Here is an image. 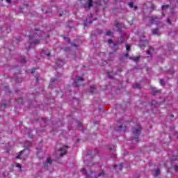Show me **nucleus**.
I'll use <instances>...</instances> for the list:
<instances>
[{"label":"nucleus","instance_id":"f257e3e1","mask_svg":"<svg viewBox=\"0 0 178 178\" xmlns=\"http://www.w3.org/2000/svg\"><path fill=\"white\" fill-rule=\"evenodd\" d=\"M39 35H42V34H41L40 31L37 30L33 32V35H30L29 36L31 47L33 45H37V44L40 42V40L37 39V37Z\"/></svg>","mask_w":178,"mask_h":178},{"label":"nucleus","instance_id":"f03ea898","mask_svg":"<svg viewBox=\"0 0 178 178\" xmlns=\"http://www.w3.org/2000/svg\"><path fill=\"white\" fill-rule=\"evenodd\" d=\"M141 133V126L140 124H138L134 128H133V134L134 137L133 140H135L136 143H138V136Z\"/></svg>","mask_w":178,"mask_h":178},{"label":"nucleus","instance_id":"7ed1b4c3","mask_svg":"<svg viewBox=\"0 0 178 178\" xmlns=\"http://www.w3.org/2000/svg\"><path fill=\"white\" fill-rule=\"evenodd\" d=\"M27 152L28 151L26 149L22 150L18 155H17L16 158L17 159H22V161H24L26 158H27Z\"/></svg>","mask_w":178,"mask_h":178},{"label":"nucleus","instance_id":"20e7f679","mask_svg":"<svg viewBox=\"0 0 178 178\" xmlns=\"http://www.w3.org/2000/svg\"><path fill=\"white\" fill-rule=\"evenodd\" d=\"M82 81H83V77L76 76L75 80L74 81V83H73L74 87H79L80 85L79 84H80V83H82Z\"/></svg>","mask_w":178,"mask_h":178},{"label":"nucleus","instance_id":"39448f33","mask_svg":"<svg viewBox=\"0 0 178 178\" xmlns=\"http://www.w3.org/2000/svg\"><path fill=\"white\" fill-rule=\"evenodd\" d=\"M67 148H69L67 146H63V147H60L58 150L60 156H63V155H66V152H67Z\"/></svg>","mask_w":178,"mask_h":178},{"label":"nucleus","instance_id":"423d86ee","mask_svg":"<svg viewBox=\"0 0 178 178\" xmlns=\"http://www.w3.org/2000/svg\"><path fill=\"white\" fill-rule=\"evenodd\" d=\"M152 24H159V22H161V19L158 17H152L150 19Z\"/></svg>","mask_w":178,"mask_h":178},{"label":"nucleus","instance_id":"0eeeda50","mask_svg":"<svg viewBox=\"0 0 178 178\" xmlns=\"http://www.w3.org/2000/svg\"><path fill=\"white\" fill-rule=\"evenodd\" d=\"M129 38V34L128 33H124L121 36L120 38V42L122 44V42H124V40H127Z\"/></svg>","mask_w":178,"mask_h":178},{"label":"nucleus","instance_id":"6e6552de","mask_svg":"<svg viewBox=\"0 0 178 178\" xmlns=\"http://www.w3.org/2000/svg\"><path fill=\"white\" fill-rule=\"evenodd\" d=\"M113 169H115L116 172H121V170L123 169V165L120 164L119 165H114Z\"/></svg>","mask_w":178,"mask_h":178},{"label":"nucleus","instance_id":"1a4fd4ad","mask_svg":"<svg viewBox=\"0 0 178 178\" xmlns=\"http://www.w3.org/2000/svg\"><path fill=\"white\" fill-rule=\"evenodd\" d=\"M151 92L153 94V95H155V94H157V92H161V90H158L156 88H152Z\"/></svg>","mask_w":178,"mask_h":178},{"label":"nucleus","instance_id":"9d476101","mask_svg":"<svg viewBox=\"0 0 178 178\" xmlns=\"http://www.w3.org/2000/svg\"><path fill=\"white\" fill-rule=\"evenodd\" d=\"M92 6V0H88V3H86L85 5V8L86 9H90Z\"/></svg>","mask_w":178,"mask_h":178},{"label":"nucleus","instance_id":"9b49d317","mask_svg":"<svg viewBox=\"0 0 178 178\" xmlns=\"http://www.w3.org/2000/svg\"><path fill=\"white\" fill-rule=\"evenodd\" d=\"M152 34H154V35H161V32L159 31V29H153L152 31Z\"/></svg>","mask_w":178,"mask_h":178},{"label":"nucleus","instance_id":"f8f14e48","mask_svg":"<svg viewBox=\"0 0 178 178\" xmlns=\"http://www.w3.org/2000/svg\"><path fill=\"white\" fill-rule=\"evenodd\" d=\"M152 51H154V48L150 47L147 51V58H152Z\"/></svg>","mask_w":178,"mask_h":178},{"label":"nucleus","instance_id":"ddd939ff","mask_svg":"<svg viewBox=\"0 0 178 178\" xmlns=\"http://www.w3.org/2000/svg\"><path fill=\"white\" fill-rule=\"evenodd\" d=\"M41 55L42 56H44V55H46V56H50L51 53L49 52V50H43Z\"/></svg>","mask_w":178,"mask_h":178},{"label":"nucleus","instance_id":"4468645a","mask_svg":"<svg viewBox=\"0 0 178 178\" xmlns=\"http://www.w3.org/2000/svg\"><path fill=\"white\" fill-rule=\"evenodd\" d=\"M106 0H98L97 2L96 3V6H101L102 3H105Z\"/></svg>","mask_w":178,"mask_h":178},{"label":"nucleus","instance_id":"2eb2a0df","mask_svg":"<svg viewBox=\"0 0 178 178\" xmlns=\"http://www.w3.org/2000/svg\"><path fill=\"white\" fill-rule=\"evenodd\" d=\"M30 147H31V143L29 142H26L24 144V148H26V149H29V148H30Z\"/></svg>","mask_w":178,"mask_h":178},{"label":"nucleus","instance_id":"dca6fc26","mask_svg":"<svg viewBox=\"0 0 178 178\" xmlns=\"http://www.w3.org/2000/svg\"><path fill=\"white\" fill-rule=\"evenodd\" d=\"M97 89H95V86H90V92L94 94Z\"/></svg>","mask_w":178,"mask_h":178},{"label":"nucleus","instance_id":"f3484780","mask_svg":"<svg viewBox=\"0 0 178 178\" xmlns=\"http://www.w3.org/2000/svg\"><path fill=\"white\" fill-rule=\"evenodd\" d=\"M154 172H155L154 173L155 176H159V175H161V171L159 170V169H156Z\"/></svg>","mask_w":178,"mask_h":178},{"label":"nucleus","instance_id":"a211bd4d","mask_svg":"<svg viewBox=\"0 0 178 178\" xmlns=\"http://www.w3.org/2000/svg\"><path fill=\"white\" fill-rule=\"evenodd\" d=\"M91 17H92V14H90V16L89 17V18H87V19H86V23H89V24L92 23V21L88 19H91Z\"/></svg>","mask_w":178,"mask_h":178},{"label":"nucleus","instance_id":"6ab92c4d","mask_svg":"<svg viewBox=\"0 0 178 178\" xmlns=\"http://www.w3.org/2000/svg\"><path fill=\"white\" fill-rule=\"evenodd\" d=\"M131 59H132V60H134V62H137V60L140 59V56L132 57L131 58Z\"/></svg>","mask_w":178,"mask_h":178},{"label":"nucleus","instance_id":"aec40b11","mask_svg":"<svg viewBox=\"0 0 178 178\" xmlns=\"http://www.w3.org/2000/svg\"><path fill=\"white\" fill-rule=\"evenodd\" d=\"M81 172H82V173H83L84 175H86V176H87V177H88V176H90V175H88V174L87 173V170H86V169H82L81 170Z\"/></svg>","mask_w":178,"mask_h":178},{"label":"nucleus","instance_id":"412c9836","mask_svg":"<svg viewBox=\"0 0 178 178\" xmlns=\"http://www.w3.org/2000/svg\"><path fill=\"white\" fill-rule=\"evenodd\" d=\"M47 163H48L49 165H51V163H52V160L51 159V158H47Z\"/></svg>","mask_w":178,"mask_h":178},{"label":"nucleus","instance_id":"4be33fe9","mask_svg":"<svg viewBox=\"0 0 178 178\" xmlns=\"http://www.w3.org/2000/svg\"><path fill=\"white\" fill-rule=\"evenodd\" d=\"M106 35L112 36L113 35V33L111 31H108L106 32Z\"/></svg>","mask_w":178,"mask_h":178},{"label":"nucleus","instance_id":"5701e85b","mask_svg":"<svg viewBox=\"0 0 178 178\" xmlns=\"http://www.w3.org/2000/svg\"><path fill=\"white\" fill-rule=\"evenodd\" d=\"M116 28L118 29V31H122V28L119 26V24H115Z\"/></svg>","mask_w":178,"mask_h":178},{"label":"nucleus","instance_id":"b1692460","mask_svg":"<svg viewBox=\"0 0 178 178\" xmlns=\"http://www.w3.org/2000/svg\"><path fill=\"white\" fill-rule=\"evenodd\" d=\"M134 88H141V86H140L138 83H136L134 86Z\"/></svg>","mask_w":178,"mask_h":178},{"label":"nucleus","instance_id":"393cba45","mask_svg":"<svg viewBox=\"0 0 178 178\" xmlns=\"http://www.w3.org/2000/svg\"><path fill=\"white\" fill-rule=\"evenodd\" d=\"M160 84H161V86H165V81H163V79H161Z\"/></svg>","mask_w":178,"mask_h":178},{"label":"nucleus","instance_id":"a878e982","mask_svg":"<svg viewBox=\"0 0 178 178\" xmlns=\"http://www.w3.org/2000/svg\"><path fill=\"white\" fill-rule=\"evenodd\" d=\"M102 177L105 176V173H104V172H100V173L98 175V177H102Z\"/></svg>","mask_w":178,"mask_h":178},{"label":"nucleus","instance_id":"bb28decb","mask_svg":"<svg viewBox=\"0 0 178 178\" xmlns=\"http://www.w3.org/2000/svg\"><path fill=\"white\" fill-rule=\"evenodd\" d=\"M126 49L127 51H130V46L126 45Z\"/></svg>","mask_w":178,"mask_h":178},{"label":"nucleus","instance_id":"cd10ccee","mask_svg":"<svg viewBox=\"0 0 178 178\" xmlns=\"http://www.w3.org/2000/svg\"><path fill=\"white\" fill-rule=\"evenodd\" d=\"M174 169H175V172H178V166L177 165H175L174 167Z\"/></svg>","mask_w":178,"mask_h":178},{"label":"nucleus","instance_id":"c85d7f7f","mask_svg":"<svg viewBox=\"0 0 178 178\" xmlns=\"http://www.w3.org/2000/svg\"><path fill=\"white\" fill-rule=\"evenodd\" d=\"M166 8H168V6H162L163 10L166 9Z\"/></svg>","mask_w":178,"mask_h":178},{"label":"nucleus","instance_id":"c756f323","mask_svg":"<svg viewBox=\"0 0 178 178\" xmlns=\"http://www.w3.org/2000/svg\"><path fill=\"white\" fill-rule=\"evenodd\" d=\"M16 166H17V168H19V169H22V165H20V164L17 163Z\"/></svg>","mask_w":178,"mask_h":178},{"label":"nucleus","instance_id":"7c9ffc66","mask_svg":"<svg viewBox=\"0 0 178 178\" xmlns=\"http://www.w3.org/2000/svg\"><path fill=\"white\" fill-rule=\"evenodd\" d=\"M152 105H153L154 106H156V102H152Z\"/></svg>","mask_w":178,"mask_h":178},{"label":"nucleus","instance_id":"2f4dec72","mask_svg":"<svg viewBox=\"0 0 178 178\" xmlns=\"http://www.w3.org/2000/svg\"><path fill=\"white\" fill-rule=\"evenodd\" d=\"M108 44H113V41H112V40H109L108 41Z\"/></svg>","mask_w":178,"mask_h":178},{"label":"nucleus","instance_id":"473e14b6","mask_svg":"<svg viewBox=\"0 0 178 178\" xmlns=\"http://www.w3.org/2000/svg\"><path fill=\"white\" fill-rule=\"evenodd\" d=\"M147 44H148V42L147 41H145L143 42V47H145V45H147Z\"/></svg>","mask_w":178,"mask_h":178},{"label":"nucleus","instance_id":"72a5a7b5","mask_svg":"<svg viewBox=\"0 0 178 178\" xmlns=\"http://www.w3.org/2000/svg\"><path fill=\"white\" fill-rule=\"evenodd\" d=\"M129 8H133V3H129Z\"/></svg>","mask_w":178,"mask_h":178},{"label":"nucleus","instance_id":"f704fd0d","mask_svg":"<svg viewBox=\"0 0 178 178\" xmlns=\"http://www.w3.org/2000/svg\"><path fill=\"white\" fill-rule=\"evenodd\" d=\"M167 23H168V24H170V23H172V22H170V19H167Z\"/></svg>","mask_w":178,"mask_h":178},{"label":"nucleus","instance_id":"c9c22d12","mask_svg":"<svg viewBox=\"0 0 178 178\" xmlns=\"http://www.w3.org/2000/svg\"><path fill=\"white\" fill-rule=\"evenodd\" d=\"M109 149H110V150L115 149V147H111L109 148Z\"/></svg>","mask_w":178,"mask_h":178},{"label":"nucleus","instance_id":"e433bc0d","mask_svg":"<svg viewBox=\"0 0 178 178\" xmlns=\"http://www.w3.org/2000/svg\"><path fill=\"white\" fill-rule=\"evenodd\" d=\"M6 2H7V3H10V0H6Z\"/></svg>","mask_w":178,"mask_h":178},{"label":"nucleus","instance_id":"4c0bfd02","mask_svg":"<svg viewBox=\"0 0 178 178\" xmlns=\"http://www.w3.org/2000/svg\"><path fill=\"white\" fill-rule=\"evenodd\" d=\"M113 47H114V48H118V44H113Z\"/></svg>","mask_w":178,"mask_h":178},{"label":"nucleus","instance_id":"58836bf2","mask_svg":"<svg viewBox=\"0 0 178 178\" xmlns=\"http://www.w3.org/2000/svg\"><path fill=\"white\" fill-rule=\"evenodd\" d=\"M54 83V79H51V82H50V86Z\"/></svg>","mask_w":178,"mask_h":178},{"label":"nucleus","instance_id":"ea45409f","mask_svg":"<svg viewBox=\"0 0 178 178\" xmlns=\"http://www.w3.org/2000/svg\"><path fill=\"white\" fill-rule=\"evenodd\" d=\"M79 127H81V126H83V125L81 123H79Z\"/></svg>","mask_w":178,"mask_h":178},{"label":"nucleus","instance_id":"a19ab883","mask_svg":"<svg viewBox=\"0 0 178 178\" xmlns=\"http://www.w3.org/2000/svg\"><path fill=\"white\" fill-rule=\"evenodd\" d=\"M23 62H26V58H23V59H22V63H23Z\"/></svg>","mask_w":178,"mask_h":178},{"label":"nucleus","instance_id":"79ce46f5","mask_svg":"<svg viewBox=\"0 0 178 178\" xmlns=\"http://www.w3.org/2000/svg\"><path fill=\"white\" fill-rule=\"evenodd\" d=\"M35 70V69H33L31 73H34Z\"/></svg>","mask_w":178,"mask_h":178},{"label":"nucleus","instance_id":"37998d69","mask_svg":"<svg viewBox=\"0 0 178 178\" xmlns=\"http://www.w3.org/2000/svg\"><path fill=\"white\" fill-rule=\"evenodd\" d=\"M67 42H70V40L67 39Z\"/></svg>","mask_w":178,"mask_h":178},{"label":"nucleus","instance_id":"c03bdc74","mask_svg":"<svg viewBox=\"0 0 178 178\" xmlns=\"http://www.w3.org/2000/svg\"><path fill=\"white\" fill-rule=\"evenodd\" d=\"M137 9V6H134V10H136Z\"/></svg>","mask_w":178,"mask_h":178},{"label":"nucleus","instance_id":"a18cd8bd","mask_svg":"<svg viewBox=\"0 0 178 178\" xmlns=\"http://www.w3.org/2000/svg\"><path fill=\"white\" fill-rule=\"evenodd\" d=\"M36 81L37 83H38V78H36Z\"/></svg>","mask_w":178,"mask_h":178},{"label":"nucleus","instance_id":"49530a36","mask_svg":"<svg viewBox=\"0 0 178 178\" xmlns=\"http://www.w3.org/2000/svg\"><path fill=\"white\" fill-rule=\"evenodd\" d=\"M121 129H122V126H120V127H119V130H121Z\"/></svg>","mask_w":178,"mask_h":178},{"label":"nucleus","instance_id":"de8ad7c7","mask_svg":"<svg viewBox=\"0 0 178 178\" xmlns=\"http://www.w3.org/2000/svg\"><path fill=\"white\" fill-rule=\"evenodd\" d=\"M112 77H111V75H108V79H111Z\"/></svg>","mask_w":178,"mask_h":178},{"label":"nucleus","instance_id":"09e8293b","mask_svg":"<svg viewBox=\"0 0 178 178\" xmlns=\"http://www.w3.org/2000/svg\"><path fill=\"white\" fill-rule=\"evenodd\" d=\"M1 31H2V28H0V33H1Z\"/></svg>","mask_w":178,"mask_h":178},{"label":"nucleus","instance_id":"8fccbe9b","mask_svg":"<svg viewBox=\"0 0 178 178\" xmlns=\"http://www.w3.org/2000/svg\"><path fill=\"white\" fill-rule=\"evenodd\" d=\"M3 106H4V108H6V104H3Z\"/></svg>","mask_w":178,"mask_h":178},{"label":"nucleus","instance_id":"3c124183","mask_svg":"<svg viewBox=\"0 0 178 178\" xmlns=\"http://www.w3.org/2000/svg\"><path fill=\"white\" fill-rule=\"evenodd\" d=\"M128 55H129V54H127L125 55V56H128Z\"/></svg>","mask_w":178,"mask_h":178},{"label":"nucleus","instance_id":"603ef678","mask_svg":"<svg viewBox=\"0 0 178 178\" xmlns=\"http://www.w3.org/2000/svg\"><path fill=\"white\" fill-rule=\"evenodd\" d=\"M140 48H143V45H140Z\"/></svg>","mask_w":178,"mask_h":178},{"label":"nucleus","instance_id":"864d4df0","mask_svg":"<svg viewBox=\"0 0 178 178\" xmlns=\"http://www.w3.org/2000/svg\"><path fill=\"white\" fill-rule=\"evenodd\" d=\"M152 8H154V5H152Z\"/></svg>","mask_w":178,"mask_h":178},{"label":"nucleus","instance_id":"5fc2aeb1","mask_svg":"<svg viewBox=\"0 0 178 178\" xmlns=\"http://www.w3.org/2000/svg\"><path fill=\"white\" fill-rule=\"evenodd\" d=\"M171 116H172V118H173V115H172Z\"/></svg>","mask_w":178,"mask_h":178},{"label":"nucleus","instance_id":"6e6d98bb","mask_svg":"<svg viewBox=\"0 0 178 178\" xmlns=\"http://www.w3.org/2000/svg\"><path fill=\"white\" fill-rule=\"evenodd\" d=\"M115 156L114 155V156H113V158H115Z\"/></svg>","mask_w":178,"mask_h":178}]
</instances>
